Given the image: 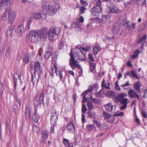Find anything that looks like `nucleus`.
<instances>
[{
	"label": "nucleus",
	"mask_w": 147,
	"mask_h": 147,
	"mask_svg": "<svg viewBox=\"0 0 147 147\" xmlns=\"http://www.w3.org/2000/svg\"><path fill=\"white\" fill-rule=\"evenodd\" d=\"M127 96V94L125 93H122L118 95L117 96L115 97V101L117 102H120V109L121 110L125 109L127 104L128 99L127 98H124Z\"/></svg>",
	"instance_id": "obj_4"
},
{
	"label": "nucleus",
	"mask_w": 147,
	"mask_h": 147,
	"mask_svg": "<svg viewBox=\"0 0 147 147\" xmlns=\"http://www.w3.org/2000/svg\"><path fill=\"white\" fill-rule=\"evenodd\" d=\"M32 82L33 84L34 85L36 82L37 83L38 81L39 78H38V80L37 79H36V75H35V73H34V74H32Z\"/></svg>",
	"instance_id": "obj_33"
},
{
	"label": "nucleus",
	"mask_w": 147,
	"mask_h": 147,
	"mask_svg": "<svg viewBox=\"0 0 147 147\" xmlns=\"http://www.w3.org/2000/svg\"><path fill=\"white\" fill-rule=\"evenodd\" d=\"M11 47H8L5 52V56L8 58H9L10 56Z\"/></svg>",
	"instance_id": "obj_35"
},
{
	"label": "nucleus",
	"mask_w": 147,
	"mask_h": 147,
	"mask_svg": "<svg viewBox=\"0 0 147 147\" xmlns=\"http://www.w3.org/2000/svg\"><path fill=\"white\" fill-rule=\"evenodd\" d=\"M51 53L50 52H47L45 54L44 57L45 59H48L50 57Z\"/></svg>",
	"instance_id": "obj_50"
},
{
	"label": "nucleus",
	"mask_w": 147,
	"mask_h": 147,
	"mask_svg": "<svg viewBox=\"0 0 147 147\" xmlns=\"http://www.w3.org/2000/svg\"><path fill=\"white\" fill-rule=\"evenodd\" d=\"M140 53V51L137 50L134 52V54L131 56V58L132 59H135L137 57Z\"/></svg>",
	"instance_id": "obj_32"
},
{
	"label": "nucleus",
	"mask_w": 147,
	"mask_h": 147,
	"mask_svg": "<svg viewBox=\"0 0 147 147\" xmlns=\"http://www.w3.org/2000/svg\"><path fill=\"white\" fill-rule=\"evenodd\" d=\"M102 11V7L95 6L92 8L90 10L91 14L94 16H99Z\"/></svg>",
	"instance_id": "obj_10"
},
{
	"label": "nucleus",
	"mask_w": 147,
	"mask_h": 147,
	"mask_svg": "<svg viewBox=\"0 0 147 147\" xmlns=\"http://www.w3.org/2000/svg\"><path fill=\"white\" fill-rule=\"evenodd\" d=\"M16 32L15 27L13 26H11L9 27L7 32V35L8 36H11Z\"/></svg>",
	"instance_id": "obj_14"
},
{
	"label": "nucleus",
	"mask_w": 147,
	"mask_h": 147,
	"mask_svg": "<svg viewBox=\"0 0 147 147\" xmlns=\"http://www.w3.org/2000/svg\"><path fill=\"white\" fill-rule=\"evenodd\" d=\"M88 58L89 60L92 62L94 61V59L93 55L92 54H90L88 55Z\"/></svg>",
	"instance_id": "obj_52"
},
{
	"label": "nucleus",
	"mask_w": 147,
	"mask_h": 147,
	"mask_svg": "<svg viewBox=\"0 0 147 147\" xmlns=\"http://www.w3.org/2000/svg\"><path fill=\"white\" fill-rule=\"evenodd\" d=\"M141 86V84L139 81L136 82L134 84V89L140 92L141 91L140 87Z\"/></svg>",
	"instance_id": "obj_25"
},
{
	"label": "nucleus",
	"mask_w": 147,
	"mask_h": 147,
	"mask_svg": "<svg viewBox=\"0 0 147 147\" xmlns=\"http://www.w3.org/2000/svg\"><path fill=\"white\" fill-rule=\"evenodd\" d=\"M11 127L9 125H7L6 127V133L8 135H10L11 133Z\"/></svg>",
	"instance_id": "obj_40"
},
{
	"label": "nucleus",
	"mask_w": 147,
	"mask_h": 147,
	"mask_svg": "<svg viewBox=\"0 0 147 147\" xmlns=\"http://www.w3.org/2000/svg\"><path fill=\"white\" fill-rule=\"evenodd\" d=\"M96 6L100 7H101V2L100 0H96Z\"/></svg>",
	"instance_id": "obj_49"
},
{
	"label": "nucleus",
	"mask_w": 147,
	"mask_h": 147,
	"mask_svg": "<svg viewBox=\"0 0 147 147\" xmlns=\"http://www.w3.org/2000/svg\"><path fill=\"white\" fill-rule=\"evenodd\" d=\"M67 129L69 132H73L75 131V127L73 123L71 121L69 122L67 127Z\"/></svg>",
	"instance_id": "obj_19"
},
{
	"label": "nucleus",
	"mask_w": 147,
	"mask_h": 147,
	"mask_svg": "<svg viewBox=\"0 0 147 147\" xmlns=\"http://www.w3.org/2000/svg\"><path fill=\"white\" fill-rule=\"evenodd\" d=\"M129 76L132 78H136L138 80L140 79V78L136 74V71L134 70H133L130 71V73H129Z\"/></svg>",
	"instance_id": "obj_26"
},
{
	"label": "nucleus",
	"mask_w": 147,
	"mask_h": 147,
	"mask_svg": "<svg viewBox=\"0 0 147 147\" xmlns=\"http://www.w3.org/2000/svg\"><path fill=\"white\" fill-rule=\"evenodd\" d=\"M22 73L20 71H18L14 75L13 77V82L14 84V86L15 88L17 85V80L16 78H15V76L16 75L18 76L19 78V79L21 80V76Z\"/></svg>",
	"instance_id": "obj_22"
},
{
	"label": "nucleus",
	"mask_w": 147,
	"mask_h": 147,
	"mask_svg": "<svg viewBox=\"0 0 147 147\" xmlns=\"http://www.w3.org/2000/svg\"><path fill=\"white\" fill-rule=\"evenodd\" d=\"M102 89H101L99 91L96 93V96L98 97H101L102 96L101 93L102 91Z\"/></svg>",
	"instance_id": "obj_55"
},
{
	"label": "nucleus",
	"mask_w": 147,
	"mask_h": 147,
	"mask_svg": "<svg viewBox=\"0 0 147 147\" xmlns=\"http://www.w3.org/2000/svg\"><path fill=\"white\" fill-rule=\"evenodd\" d=\"M32 18H30L28 20L25 28V30L26 31L29 30L30 29V25L32 22Z\"/></svg>",
	"instance_id": "obj_30"
},
{
	"label": "nucleus",
	"mask_w": 147,
	"mask_h": 147,
	"mask_svg": "<svg viewBox=\"0 0 147 147\" xmlns=\"http://www.w3.org/2000/svg\"><path fill=\"white\" fill-rule=\"evenodd\" d=\"M49 134V131L47 130L43 131L42 132L41 136L42 138L41 141L42 143H46V139L48 137Z\"/></svg>",
	"instance_id": "obj_15"
},
{
	"label": "nucleus",
	"mask_w": 147,
	"mask_h": 147,
	"mask_svg": "<svg viewBox=\"0 0 147 147\" xmlns=\"http://www.w3.org/2000/svg\"><path fill=\"white\" fill-rule=\"evenodd\" d=\"M129 97L131 98L136 97L139 100L140 96L135 90H129Z\"/></svg>",
	"instance_id": "obj_21"
},
{
	"label": "nucleus",
	"mask_w": 147,
	"mask_h": 147,
	"mask_svg": "<svg viewBox=\"0 0 147 147\" xmlns=\"http://www.w3.org/2000/svg\"><path fill=\"white\" fill-rule=\"evenodd\" d=\"M107 95L109 97H112L114 96L115 92H114L109 91L107 93Z\"/></svg>",
	"instance_id": "obj_41"
},
{
	"label": "nucleus",
	"mask_w": 147,
	"mask_h": 147,
	"mask_svg": "<svg viewBox=\"0 0 147 147\" xmlns=\"http://www.w3.org/2000/svg\"><path fill=\"white\" fill-rule=\"evenodd\" d=\"M30 17L35 19L43 20L46 18V15L45 13H33L30 15Z\"/></svg>",
	"instance_id": "obj_9"
},
{
	"label": "nucleus",
	"mask_w": 147,
	"mask_h": 147,
	"mask_svg": "<svg viewBox=\"0 0 147 147\" xmlns=\"http://www.w3.org/2000/svg\"><path fill=\"white\" fill-rule=\"evenodd\" d=\"M141 114L142 116L145 118L147 117V114L146 112L144 109L141 110Z\"/></svg>",
	"instance_id": "obj_48"
},
{
	"label": "nucleus",
	"mask_w": 147,
	"mask_h": 147,
	"mask_svg": "<svg viewBox=\"0 0 147 147\" xmlns=\"http://www.w3.org/2000/svg\"><path fill=\"white\" fill-rule=\"evenodd\" d=\"M64 46L63 43V42H61L58 46V49H61Z\"/></svg>",
	"instance_id": "obj_63"
},
{
	"label": "nucleus",
	"mask_w": 147,
	"mask_h": 147,
	"mask_svg": "<svg viewBox=\"0 0 147 147\" xmlns=\"http://www.w3.org/2000/svg\"><path fill=\"white\" fill-rule=\"evenodd\" d=\"M36 98L37 99L38 97L35 98V99L34 100V105L36 106L34 107H36L37 105L38 104H40V103L39 102V101H38V100L37 101V100H36Z\"/></svg>",
	"instance_id": "obj_60"
},
{
	"label": "nucleus",
	"mask_w": 147,
	"mask_h": 147,
	"mask_svg": "<svg viewBox=\"0 0 147 147\" xmlns=\"http://www.w3.org/2000/svg\"><path fill=\"white\" fill-rule=\"evenodd\" d=\"M106 110L108 111H115V105H113L111 103H110L104 105Z\"/></svg>",
	"instance_id": "obj_16"
},
{
	"label": "nucleus",
	"mask_w": 147,
	"mask_h": 147,
	"mask_svg": "<svg viewBox=\"0 0 147 147\" xmlns=\"http://www.w3.org/2000/svg\"><path fill=\"white\" fill-rule=\"evenodd\" d=\"M58 57V55L56 53H53L52 55V61H55Z\"/></svg>",
	"instance_id": "obj_46"
},
{
	"label": "nucleus",
	"mask_w": 147,
	"mask_h": 147,
	"mask_svg": "<svg viewBox=\"0 0 147 147\" xmlns=\"http://www.w3.org/2000/svg\"><path fill=\"white\" fill-rule=\"evenodd\" d=\"M73 56H75L80 61H84L86 60L85 54L80 49H78V51L74 53Z\"/></svg>",
	"instance_id": "obj_6"
},
{
	"label": "nucleus",
	"mask_w": 147,
	"mask_h": 147,
	"mask_svg": "<svg viewBox=\"0 0 147 147\" xmlns=\"http://www.w3.org/2000/svg\"><path fill=\"white\" fill-rule=\"evenodd\" d=\"M124 114L122 112H120L119 113L115 112L114 115V116H122Z\"/></svg>",
	"instance_id": "obj_51"
},
{
	"label": "nucleus",
	"mask_w": 147,
	"mask_h": 147,
	"mask_svg": "<svg viewBox=\"0 0 147 147\" xmlns=\"http://www.w3.org/2000/svg\"><path fill=\"white\" fill-rule=\"evenodd\" d=\"M70 56L71 58L69 59V64L71 67L75 66L76 68H81L80 65L79 64H78V61L77 60L75 59L74 56L72 54V49L71 50Z\"/></svg>",
	"instance_id": "obj_7"
},
{
	"label": "nucleus",
	"mask_w": 147,
	"mask_h": 147,
	"mask_svg": "<svg viewBox=\"0 0 147 147\" xmlns=\"http://www.w3.org/2000/svg\"><path fill=\"white\" fill-rule=\"evenodd\" d=\"M58 114L55 111H53L51 115V124L56 123L57 119Z\"/></svg>",
	"instance_id": "obj_13"
},
{
	"label": "nucleus",
	"mask_w": 147,
	"mask_h": 147,
	"mask_svg": "<svg viewBox=\"0 0 147 147\" xmlns=\"http://www.w3.org/2000/svg\"><path fill=\"white\" fill-rule=\"evenodd\" d=\"M90 65V69L91 72H92L94 71L96 69V64L94 63L89 62Z\"/></svg>",
	"instance_id": "obj_29"
},
{
	"label": "nucleus",
	"mask_w": 147,
	"mask_h": 147,
	"mask_svg": "<svg viewBox=\"0 0 147 147\" xmlns=\"http://www.w3.org/2000/svg\"><path fill=\"white\" fill-rule=\"evenodd\" d=\"M11 0H1L0 3V11L6 9L8 4L10 3Z\"/></svg>",
	"instance_id": "obj_11"
},
{
	"label": "nucleus",
	"mask_w": 147,
	"mask_h": 147,
	"mask_svg": "<svg viewBox=\"0 0 147 147\" xmlns=\"http://www.w3.org/2000/svg\"><path fill=\"white\" fill-rule=\"evenodd\" d=\"M43 11L47 13L50 15H53L55 13L58 8L56 7L55 4L51 5L49 2L43 1L42 4Z\"/></svg>",
	"instance_id": "obj_2"
},
{
	"label": "nucleus",
	"mask_w": 147,
	"mask_h": 147,
	"mask_svg": "<svg viewBox=\"0 0 147 147\" xmlns=\"http://www.w3.org/2000/svg\"><path fill=\"white\" fill-rule=\"evenodd\" d=\"M29 56L28 55H25L23 59L24 63L26 64L28 63L30 61Z\"/></svg>",
	"instance_id": "obj_36"
},
{
	"label": "nucleus",
	"mask_w": 147,
	"mask_h": 147,
	"mask_svg": "<svg viewBox=\"0 0 147 147\" xmlns=\"http://www.w3.org/2000/svg\"><path fill=\"white\" fill-rule=\"evenodd\" d=\"M44 94V92H42L38 100V101H39V102L40 103V104H42L43 105H45V102H44V100L43 99Z\"/></svg>",
	"instance_id": "obj_31"
},
{
	"label": "nucleus",
	"mask_w": 147,
	"mask_h": 147,
	"mask_svg": "<svg viewBox=\"0 0 147 147\" xmlns=\"http://www.w3.org/2000/svg\"><path fill=\"white\" fill-rule=\"evenodd\" d=\"M91 89H89L84 92H83L82 93L81 96H83V99L82 101L83 103L87 102V100L86 97V94L90 92L91 91Z\"/></svg>",
	"instance_id": "obj_24"
},
{
	"label": "nucleus",
	"mask_w": 147,
	"mask_h": 147,
	"mask_svg": "<svg viewBox=\"0 0 147 147\" xmlns=\"http://www.w3.org/2000/svg\"><path fill=\"white\" fill-rule=\"evenodd\" d=\"M99 50L98 46H96L93 49V53L94 55H96L98 52Z\"/></svg>",
	"instance_id": "obj_38"
},
{
	"label": "nucleus",
	"mask_w": 147,
	"mask_h": 147,
	"mask_svg": "<svg viewBox=\"0 0 147 147\" xmlns=\"http://www.w3.org/2000/svg\"><path fill=\"white\" fill-rule=\"evenodd\" d=\"M86 9L84 7H80V11L81 13H84L85 10H86Z\"/></svg>",
	"instance_id": "obj_62"
},
{
	"label": "nucleus",
	"mask_w": 147,
	"mask_h": 147,
	"mask_svg": "<svg viewBox=\"0 0 147 147\" xmlns=\"http://www.w3.org/2000/svg\"><path fill=\"white\" fill-rule=\"evenodd\" d=\"M87 110V109L85 104H82V112L83 113H85Z\"/></svg>",
	"instance_id": "obj_47"
},
{
	"label": "nucleus",
	"mask_w": 147,
	"mask_h": 147,
	"mask_svg": "<svg viewBox=\"0 0 147 147\" xmlns=\"http://www.w3.org/2000/svg\"><path fill=\"white\" fill-rule=\"evenodd\" d=\"M103 117L104 118V119L105 120L109 119L112 117L111 115L108 113L103 112Z\"/></svg>",
	"instance_id": "obj_34"
},
{
	"label": "nucleus",
	"mask_w": 147,
	"mask_h": 147,
	"mask_svg": "<svg viewBox=\"0 0 147 147\" xmlns=\"http://www.w3.org/2000/svg\"><path fill=\"white\" fill-rule=\"evenodd\" d=\"M46 28L40 30H32L29 35V39L32 42L36 43L38 42L45 41L48 36L51 40H53L54 36L58 34L60 30L55 27H52L47 32Z\"/></svg>",
	"instance_id": "obj_1"
},
{
	"label": "nucleus",
	"mask_w": 147,
	"mask_h": 147,
	"mask_svg": "<svg viewBox=\"0 0 147 147\" xmlns=\"http://www.w3.org/2000/svg\"><path fill=\"white\" fill-rule=\"evenodd\" d=\"M95 126L93 124L89 125L87 126V128L90 131H91L93 130Z\"/></svg>",
	"instance_id": "obj_43"
},
{
	"label": "nucleus",
	"mask_w": 147,
	"mask_h": 147,
	"mask_svg": "<svg viewBox=\"0 0 147 147\" xmlns=\"http://www.w3.org/2000/svg\"><path fill=\"white\" fill-rule=\"evenodd\" d=\"M4 87L3 84L0 82V96H1L3 91Z\"/></svg>",
	"instance_id": "obj_42"
},
{
	"label": "nucleus",
	"mask_w": 147,
	"mask_h": 147,
	"mask_svg": "<svg viewBox=\"0 0 147 147\" xmlns=\"http://www.w3.org/2000/svg\"><path fill=\"white\" fill-rule=\"evenodd\" d=\"M109 11H108L110 13H119V10L117 7L114 5L113 3H111L107 5Z\"/></svg>",
	"instance_id": "obj_8"
},
{
	"label": "nucleus",
	"mask_w": 147,
	"mask_h": 147,
	"mask_svg": "<svg viewBox=\"0 0 147 147\" xmlns=\"http://www.w3.org/2000/svg\"><path fill=\"white\" fill-rule=\"evenodd\" d=\"M87 106L89 111H92L94 108L93 104L90 101L88 102Z\"/></svg>",
	"instance_id": "obj_37"
},
{
	"label": "nucleus",
	"mask_w": 147,
	"mask_h": 147,
	"mask_svg": "<svg viewBox=\"0 0 147 147\" xmlns=\"http://www.w3.org/2000/svg\"><path fill=\"white\" fill-rule=\"evenodd\" d=\"M58 73L59 75V77H60V81H62L63 82V81L62 80V79L63 78V76L62 73V71H58Z\"/></svg>",
	"instance_id": "obj_61"
},
{
	"label": "nucleus",
	"mask_w": 147,
	"mask_h": 147,
	"mask_svg": "<svg viewBox=\"0 0 147 147\" xmlns=\"http://www.w3.org/2000/svg\"><path fill=\"white\" fill-rule=\"evenodd\" d=\"M37 108L36 107H34V113L33 116V119L35 123L38 121L39 118L37 114Z\"/></svg>",
	"instance_id": "obj_23"
},
{
	"label": "nucleus",
	"mask_w": 147,
	"mask_h": 147,
	"mask_svg": "<svg viewBox=\"0 0 147 147\" xmlns=\"http://www.w3.org/2000/svg\"><path fill=\"white\" fill-rule=\"evenodd\" d=\"M52 73L53 75L55 74H56L57 75V68L56 67H54L52 69Z\"/></svg>",
	"instance_id": "obj_57"
},
{
	"label": "nucleus",
	"mask_w": 147,
	"mask_h": 147,
	"mask_svg": "<svg viewBox=\"0 0 147 147\" xmlns=\"http://www.w3.org/2000/svg\"><path fill=\"white\" fill-rule=\"evenodd\" d=\"M90 47H87L85 48H81V49H82V50L86 51H88L89 49H90Z\"/></svg>",
	"instance_id": "obj_59"
},
{
	"label": "nucleus",
	"mask_w": 147,
	"mask_h": 147,
	"mask_svg": "<svg viewBox=\"0 0 147 147\" xmlns=\"http://www.w3.org/2000/svg\"><path fill=\"white\" fill-rule=\"evenodd\" d=\"M120 25L118 24H116L113 25L112 27V31L113 34H116L120 30Z\"/></svg>",
	"instance_id": "obj_20"
},
{
	"label": "nucleus",
	"mask_w": 147,
	"mask_h": 147,
	"mask_svg": "<svg viewBox=\"0 0 147 147\" xmlns=\"http://www.w3.org/2000/svg\"><path fill=\"white\" fill-rule=\"evenodd\" d=\"M135 27V24H133L130 26H129V30H134Z\"/></svg>",
	"instance_id": "obj_64"
},
{
	"label": "nucleus",
	"mask_w": 147,
	"mask_h": 147,
	"mask_svg": "<svg viewBox=\"0 0 147 147\" xmlns=\"http://www.w3.org/2000/svg\"><path fill=\"white\" fill-rule=\"evenodd\" d=\"M89 116L91 118H94L95 117V113L94 112H88Z\"/></svg>",
	"instance_id": "obj_44"
},
{
	"label": "nucleus",
	"mask_w": 147,
	"mask_h": 147,
	"mask_svg": "<svg viewBox=\"0 0 147 147\" xmlns=\"http://www.w3.org/2000/svg\"><path fill=\"white\" fill-rule=\"evenodd\" d=\"M30 68L32 70L34 69L35 75L36 78L38 80L40 77L41 74L40 65V63L38 61L35 63L34 62H32L30 64Z\"/></svg>",
	"instance_id": "obj_5"
},
{
	"label": "nucleus",
	"mask_w": 147,
	"mask_h": 147,
	"mask_svg": "<svg viewBox=\"0 0 147 147\" xmlns=\"http://www.w3.org/2000/svg\"><path fill=\"white\" fill-rule=\"evenodd\" d=\"M32 110V107L29 104L27 105L26 106L25 110V117L26 120H29L30 118V114Z\"/></svg>",
	"instance_id": "obj_12"
},
{
	"label": "nucleus",
	"mask_w": 147,
	"mask_h": 147,
	"mask_svg": "<svg viewBox=\"0 0 147 147\" xmlns=\"http://www.w3.org/2000/svg\"><path fill=\"white\" fill-rule=\"evenodd\" d=\"M84 21V19L83 17L81 16L77 20L76 22L73 24L71 26L75 27H79L81 26L80 24L83 23Z\"/></svg>",
	"instance_id": "obj_17"
},
{
	"label": "nucleus",
	"mask_w": 147,
	"mask_h": 147,
	"mask_svg": "<svg viewBox=\"0 0 147 147\" xmlns=\"http://www.w3.org/2000/svg\"><path fill=\"white\" fill-rule=\"evenodd\" d=\"M102 22H106L109 19V17L108 16L103 15L102 18Z\"/></svg>",
	"instance_id": "obj_39"
},
{
	"label": "nucleus",
	"mask_w": 147,
	"mask_h": 147,
	"mask_svg": "<svg viewBox=\"0 0 147 147\" xmlns=\"http://www.w3.org/2000/svg\"><path fill=\"white\" fill-rule=\"evenodd\" d=\"M8 15V22L11 24L14 21L16 17V13L14 12L9 9H7L2 16L1 19L3 20H6L7 19Z\"/></svg>",
	"instance_id": "obj_3"
},
{
	"label": "nucleus",
	"mask_w": 147,
	"mask_h": 147,
	"mask_svg": "<svg viewBox=\"0 0 147 147\" xmlns=\"http://www.w3.org/2000/svg\"><path fill=\"white\" fill-rule=\"evenodd\" d=\"M146 38V36L144 35L138 41V43H142L141 46V48H143L144 43L145 42Z\"/></svg>",
	"instance_id": "obj_28"
},
{
	"label": "nucleus",
	"mask_w": 147,
	"mask_h": 147,
	"mask_svg": "<svg viewBox=\"0 0 147 147\" xmlns=\"http://www.w3.org/2000/svg\"><path fill=\"white\" fill-rule=\"evenodd\" d=\"M25 31V29H24V26L23 24H20L17 28L18 32L20 34L23 33Z\"/></svg>",
	"instance_id": "obj_27"
},
{
	"label": "nucleus",
	"mask_w": 147,
	"mask_h": 147,
	"mask_svg": "<svg viewBox=\"0 0 147 147\" xmlns=\"http://www.w3.org/2000/svg\"><path fill=\"white\" fill-rule=\"evenodd\" d=\"M93 123L96 125L98 127H100V126L101 124L98 122L96 120H93Z\"/></svg>",
	"instance_id": "obj_54"
},
{
	"label": "nucleus",
	"mask_w": 147,
	"mask_h": 147,
	"mask_svg": "<svg viewBox=\"0 0 147 147\" xmlns=\"http://www.w3.org/2000/svg\"><path fill=\"white\" fill-rule=\"evenodd\" d=\"M63 142L65 146L70 143L68 140L65 138H63Z\"/></svg>",
	"instance_id": "obj_58"
},
{
	"label": "nucleus",
	"mask_w": 147,
	"mask_h": 147,
	"mask_svg": "<svg viewBox=\"0 0 147 147\" xmlns=\"http://www.w3.org/2000/svg\"><path fill=\"white\" fill-rule=\"evenodd\" d=\"M101 86L102 89L105 88V86H107V84L106 82H105V81L104 79H103L102 81Z\"/></svg>",
	"instance_id": "obj_45"
},
{
	"label": "nucleus",
	"mask_w": 147,
	"mask_h": 147,
	"mask_svg": "<svg viewBox=\"0 0 147 147\" xmlns=\"http://www.w3.org/2000/svg\"><path fill=\"white\" fill-rule=\"evenodd\" d=\"M124 22L125 23L123 24L126 27V29H128L129 27V24L128 22H126V20L125 19L124 20Z\"/></svg>",
	"instance_id": "obj_56"
},
{
	"label": "nucleus",
	"mask_w": 147,
	"mask_h": 147,
	"mask_svg": "<svg viewBox=\"0 0 147 147\" xmlns=\"http://www.w3.org/2000/svg\"><path fill=\"white\" fill-rule=\"evenodd\" d=\"M52 126L51 127L50 133L51 134H53L54 132V129L55 127V125L56 124V123L53 124H51Z\"/></svg>",
	"instance_id": "obj_53"
},
{
	"label": "nucleus",
	"mask_w": 147,
	"mask_h": 147,
	"mask_svg": "<svg viewBox=\"0 0 147 147\" xmlns=\"http://www.w3.org/2000/svg\"><path fill=\"white\" fill-rule=\"evenodd\" d=\"M146 3V0H144L142 2V0H131L130 3L131 4H136L138 5L140 4L142 6L144 5Z\"/></svg>",
	"instance_id": "obj_18"
}]
</instances>
